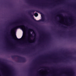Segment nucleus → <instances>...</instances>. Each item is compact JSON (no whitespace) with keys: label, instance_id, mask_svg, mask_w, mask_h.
Wrapping results in <instances>:
<instances>
[{"label":"nucleus","instance_id":"0eeeda50","mask_svg":"<svg viewBox=\"0 0 76 76\" xmlns=\"http://www.w3.org/2000/svg\"><path fill=\"white\" fill-rule=\"evenodd\" d=\"M16 40H17V41H19V40H20V39H18V38H17V39Z\"/></svg>","mask_w":76,"mask_h":76},{"label":"nucleus","instance_id":"423d86ee","mask_svg":"<svg viewBox=\"0 0 76 76\" xmlns=\"http://www.w3.org/2000/svg\"><path fill=\"white\" fill-rule=\"evenodd\" d=\"M41 74L42 75H44L45 74V72L44 71H42V72H41Z\"/></svg>","mask_w":76,"mask_h":76},{"label":"nucleus","instance_id":"39448f33","mask_svg":"<svg viewBox=\"0 0 76 76\" xmlns=\"http://www.w3.org/2000/svg\"><path fill=\"white\" fill-rule=\"evenodd\" d=\"M34 15L36 17H37V16H38V13H35L34 14Z\"/></svg>","mask_w":76,"mask_h":76},{"label":"nucleus","instance_id":"f03ea898","mask_svg":"<svg viewBox=\"0 0 76 76\" xmlns=\"http://www.w3.org/2000/svg\"><path fill=\"white\" fill-rule=\"evenodd\" d=\"M27 39L30 43H33V42H34V40H31V37H30L29 36L28 37Z\"/></svg>","mask_w":76,"mask_h":76},{"label":"nucleus","instance_id":"20e7f679","mask_svg":"<svg viewBox=\"0 0 76 76\" xmlns=\"http://www.w3.org/2000/svg\"><path fill=\"white\" fill-rule=\"evenodd\" d=\"M16 29H17V27H14V28H13L11 30V32L13 34V31Z\"/></svg>","mask_w":76,"mask_h":76},{"label":"nucleus","instance_id":"1a4fd4ad","mask_svg":"<svg viewBox=\"0 0 76 76\" xmlns=\"http://www.w3.org/2000/svg\"><path fill=\"white\" fill-rule=\"evenodd\" d=\"M15 37H16V36H15Z\"/></svg>","mask_w":76,"mask_h":76},{"label":"nucleus","instance_id":"7ed1b4c3","mask_svg":"<svg viewBox=\"0 0 76 76\" xmlns=\"http://www.w3.org/2000/svg\"><path fill=\"white\" fill-rule=\"evenodd\" d=\"M20 26V28H21L23 31H25L26 29H25V26L23 25H21Z\"/></svg>","mask_w":76,"mask_h":76},{"label":"nucleus","instance_id":"f257e3e1","mask_svg":"<svg viewBox=\"0 0 76 76\" xmlns=\"http://www.w3.org/2000/svg\"><path fill=\"white\" fill-rule=\"evenodd\" d=\"M61 19L59 20V22L61 23H62L63 25H67L68 24V23L66 21H65V22H64V18L62 17H61Z\"/></svg>","mask_w":76,"mask_h":76},{"label":"nucleus","instance_id":"6e6552de","mask_svg":"<svg viewBox=\"0 0 76 76\" xmlns=\"http://www.w3.org/2000/svg\"><path fill=\"white\" fill-rule=\"evenodd\" d=\"M23 39H25V36H23Z\"/></svg>","mask_w":76,"mask_h":76}]
</instances>
